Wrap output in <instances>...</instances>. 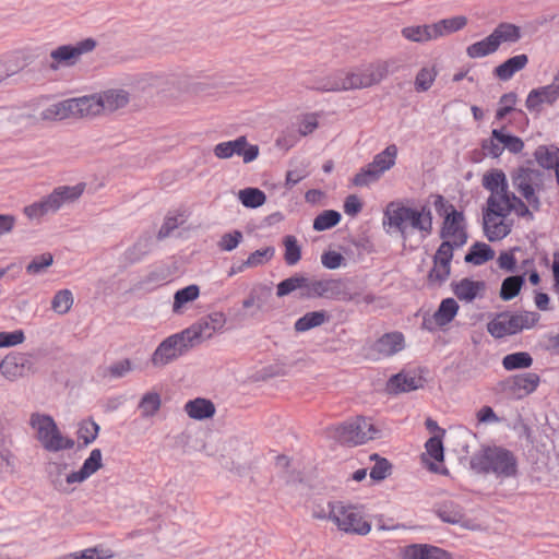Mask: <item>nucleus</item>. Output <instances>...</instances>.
Segmentation results:
<instances>
[{
	"mask_svg": "<svg viewBox=\"0 0 559 559\" xmlns=\"http://www.w3.org/2000/svg\"><path fill=\"white\" fill-rule=\"evenodd\" d=\"M498 49L499 48L490 34L484 39L469 45L466 48V55L472 59H477L489 56Z\"/></svg>",
	"mask_w": 559,
	"mask_h": 559,
	"instance_id": "4c0bfd02",
	"label": "nucleus"
},
{
	"mask_svg": "<svg viewBox=\"0 0 559 559\" xmlns=\"http://www.w3.org/2000/svg\"><path fill=\"white\" fill-rule=\"evenodd\" d=\"M24 64L20 62L19 52H10L0 57V71L4 79H8L23 69Z\"/></svg>",
	"mask_w": 559,
	"mask_h": 559,
	"instance_id": "c03bdc74",
	"label": "nucleus"
},
{
	"mask_svg": "<svg viewBox=\"0 0 559 559\" xmlns=\"http://www.w3.org/2000/svg\"><path fill=\"white\" fill-rule=\"evenodd\" d=\"M340 221L341 214L338 212L326 210L314 218L313 229L318 231L326 230L337 225Z\"/></svg>",
	"mask_w": 559,
	"mask_h": 559,
	"instance_id": "3c124183",
	"label": "nucleus"
},
{
	"mask_svg": "<svg viewBox=\"0 0 559 559\" xmlns=\"http://www.w3.org/2000/svg\"><path fill=\"white\" fill-rule=\"evenodd\" d=\"M524 284V275L509 276L503 280L500 288V298L504 301L516 297Z\"/></svg>",
	"mask_w": 559,
	"mask_h": 559,
	"instance_id": "79ce46f5",
	"label": "nucleus"
},
{
	"mask_svg": "<svg viewBox=\"0 0 559 559\" xmlns=\"http://www.w3.org/2000/svg\"><path fill=\"white\" fill-rule=\"evenodd\" d=\"M504 130V128L500 130L493 129L491 136L502 145L503 150H508L514 154L520 153L524 147L523 141L519 136L506 133Z\"/></svg>",
	"mask_w": 559,
	"mask_h": 559,
	"instance_id": "58836bf2",
	"label": "nucleus"
},
{
	"mask_svg": "<svg viewBox=\"0 0 559 559\" xmlns=\"http://www.w3.org/2000/svg\"><path fill=\"white\" fill-rule=\"evenodd\" d=\"M518 95L513 92L503 94L499 99V108L496 112V118L502 120L508 114H510L516 104Z\"/></svg>",
	"mask_w": 559,
	"mask_h": 559,
	"instance_id": "bf43d9fd",
	"label": "nucleus"
},
{
	"mask_svg": "<svg viewBox=\"0 0 559 559\" xmlns=\"http://www.w3.org/2000/svg\"><path fill=\"white\" fill-rule=\"evenodd\" d=\"M160 406H162L160 395L156 392L145 393L139 403V409L141 412V416L143 418L153 417L155 414H157Z\"/></svg>",
	"mask_w": 559,
	"mask_h": 559,
	"instance_id": "a19ab883",
	"label": "nucleus"
},
{
	"mask_svg": "<svg viewBox=\"0 0 559 559\" xmlns=\"http://www.w3.org/2000/svg\"><path fill=\"white\" fill-rule=\"evenodd\" d=\"M540 382L539 376L534 372H525L512 376L504 380L502 390L514 399H523L533 393Z\"/></svg>",
	"mask_w": 559,
	"mask_h": 559,
	"instance_id": "6ab92c4d",
	"label": "nucleus"
},
{
	"mask_svg": "<svg viewBox=\"0 0 559 559\" xmlns=\"http://www.w3.org/2000/svg\"><path fill=\"white\" fill-rule=\"evenodd\" d=\"M332 438L343 444L358 445L381 437L371 419L362 416L352 418L330 429Z\"/></svg>",
	"mask_w": 559,
	"mask_h": 559,
	"instance_id": "6e6552de",
	"label": "nucleus"
},
{
	"mask_svg": "<svg viewBox=\"0 0 559 559\" xmlns=\"http://www.w3.org/2000/svg\"><path fill=\"white\" fill-rule=\"evenodd\" d=\"M73 295L69 289L57 292L51 300V309L58 314L68 313L73 306Z\"/></svg>",
	"mask_w": 559,
	"mask_h": 559,
	"instance_id": "09e8293b",
	"label": "nucleus"
},
{
	"mask_svg": "<svg viewBox=\"0 0 559 559\" xmlns=\"http://www.w3.org/2000/svg\"><path fill=\"white\" fill-rule=\"evenodd\" d=\"M539 318V313L532 311L502 312L488 322L487 330L495 338H502L535 326Z\"/></svg>",
	"mask_w": 559,
	"mask_h": 559,
	"instance_id": "1a4fd4ad",
	"label": "nucleus"
},
{
	"mask_svg": "<svg viewBox=\"0 0 559 559\" xmlns=\"http://www.w3.org/2000/svg\"><path fill=\"white\" fill-rule=\"evenodd\" d=\"M437 72L433 68H423L416 75L415 90L417 92H426L433 84Z\"/></svg>",
	"mask_w": 559,
	"mask_h": 559,
	"instance_id": "6e6d98bb",
	"label": "nucleus"
},
{
	"mask_svg": "<svg viewBox=\"0 0 559 559\" xmlns=\"http://www.w3.org/2000/svg\"><path fill=\"white\" fill-rule=\"evenodd\" d=\"M420 386V378L406 373L392 376L386 383V391L391 394H399L417 390Z\"/></svg>",
	"mask_w": 559,
	"mask_h": 559,
	"instance_id": "cd10ccee",
	"label": "nucleus"
},
{
	"mask_svg": "<svg viewBox=\"0 0 559 559\" xmlns=\"http://www.w3.org/2000/svg\"><path fill=\"white\" fill-rule=\"evenodd\" d=\"M243 239V235L240 230H234L231 233H226L224 234L218 242H217V247L222 250V251H233L234 249H236L239 243L242 241Z\"/></svg>",
	"mask_w": 559,
	"mask_h": 559,
	"instance_id": "13d9d810",
	"label": "nucleus"
},
{
	"mask_svg": "<svg viewBox=\"0 0 559 559\" xmlns=\"http://www.w3.org/2000/svg\"><path fill=\"white\" fill-rule=\"evenodd\" d=\"M464 215L462 212L452 209V212L447 213L441 230L440 238L443 241H449L453 245V249L461 248L467 240V235L464 227Z\"/></svg>",
	"mask_w": 559,
	"mask_h": 559,
	"instance_id": "a211bd4d",
	"label": "nucleus"
},
{
	"mask_svg": "<svg viewBox=\"0 0 559 559\" xmlns=\"http://www.w3.org/2000/svg\"><path fill=\"white\" fill-rule=\"evenodd\" d=\"M99 93L69 98L51 104L40 112L41 120L57 121L69 118H87L99 116L103 112Z\"/></svg>",
	"mask_w": 559,
	"mask_h": 559,
	"instance_id": "39448f33",
	"label": "nucleus"
},
{
	"mask_svg": "<svg viewBox=\"0 0 559 559\" xmlns=\"http://www.w3.org/2000/svg\"><path fill=\"white\" fill-rule=\"evenodd\" d=\"M152 249V237L150 235L141 236L124 252V260L128 263H135L143 259Z\"/></svg>",
	"mask_w": 559,
	"mask_h": 559,
	"instance_id": "473e14b6",
	"label": "nucleus"
},
{
	"mask_svg": "<svg viewBox=\"0 0 559 559\" xmlns=\"http://www.w3.org/2000/svg\"><path fill=\"white\" fill-rule=\"evenodd\" d=\"M425 559H452V555L447 550L433 545L424 544Z\"/></svg>",
	"mask_w": 559,
	"mask_h": 559,
	"instance_id": "774afa93",
	"label": "nucleus"
},
{
	"mask_svg": "<svg viewBox=\"0 0 559 559\" xmlns=\"http://www.w3.org/2000/svg\"><path fill=\"white\" fill-rule=\"evenodd\" d=\"M403 559H425L424 544H412L402 549Z\"/></svg>",
	"mask_w": 559,
	"mask_h": 559,
	"instance_id": "338daca9",
	"label": "nucleus"
},
{
	"mask_svg": "<svg viewBox=\"0 0 559 559\" xmlns=\"http://www.w3.org/2000/svg\"><path fill=\"white\" fill-rule=\"evenodd\" d=\"M283 243L285 247L284 260L287 265H295L301 259V247L298 243V240L293 235H287L283 239Z\"/></svg>",
	"mask_w": 559,
	"mask_h": 559,
	"instance_id": "49530a36",
	"label": "nucleus"
},
{
	"mask_svg": "<svg viewBox=\"0 0 559 559\" xmlns=\"http://www.w3.org/2000/svg\"><path fill=\"white\" fill-rule=\"evenodd\" d=\"M25 336L23 331L0 332V347L15 346L23 343Z\"/></svg>",
	"mask_w": 559,
	"mask_h": 559,
	"instance_id": "e2e57ef3",
	"label": "nucleus"
},
{
	"mask_svg": "<svg viewBox=\"0 0 559 559\" xmlns=\"http://www.w3.org/2000/svg\"><path fill=\"white\" fill-rule=\"evenodd\" d=\"M427 454L437 462L443 461V444L440 438L431 437L426 442Z\"/></svg>",
	"mask_w": 559,
	"mask_h": 559,
	"instance_id": "680f3d73",
	"label": "nucleus"
},
{
	"mask_svg": "<svg viewBox=\"0 0 559 559\" xmlns=\"http://www.w3.org/2000/svg\"><path fill=\"white\" fill-rule=\"evenodd\" d=\"M344 261V257L336 251H328L321 255V262L329 270L338 269Z\"/></svg>",
	"mask_w": 559,
	"mask_h": 559,
	"instance_id": "0e129e2a",
	"label": "nucleus"
},
{
	"mask_svg": "<svg viewBox=\"0 0 559 559\" xmlns=\"http://www.w3.org/2000/svg\"><path fill=\"white\" fill-rule=\"evenodd\" d=\"M97 46L94 38H85L74 45H61L50 51L49 69L57 71L61 67L75 66L83 55L92 52Z\"/></svg>",
	"mask_w": 559,
	"mask_h": 559,
	"instance_id": "f8f14e48",
	"label": "nucleus"
},
{
	"mask_svg": "<svg viewBox=\"0 0 559 559\" xmlns=\"http://www.w3.org/2000/svg\"><path fill=\"white\" fill-rule=\"evenodd\" d=\"M559 98V79L551 84L532 90L525 100L530 111L539 112L542 105H554Z\"/></svg>",
	"mask_w": 559,
	"mask_h": 559,
	"instance_id": "aec40b11",
	"label": "nucleus"
},
{
	"mask_svg": "<svg viewBox=\"0 0 559 559\" xmlns=\"http://www.w3.org/2000/svg\"><path fill=\"white\" fill-rule=\"evenodd\" d=\"M192 348L194 345L182 330L163 340L153 352L150 361L155 368H164L185 356Z\"/></svg>",
	"mask_w": 559,
	"mask_h": 559,
	"instance_id": "9d476101",
	"label": "nucleus"
},
{
	"mask_svg": "<svg viewBox=\"0 0 559 559\" xmlns=\"http://www.w3.org/2000/svg\"><path fill=\"white\" fill-rule=\"evenodd\" d=\"M274 253L275 249L273 247H265L263 249L255 250L249 254L247 260H245L246 265H248L249 269L264 265L274 257Z\"/></svg>",
	"mask_w": 559,
	"mask_h": 559,
	"instance_id": "864d4df0",
	"label": "nucleus"
},
{
	"mask_svg": "<svg viewBox=\"0 0 559 559\" xmlns=\"http://www.w3.org/2000/svg\"><path fill=\"white\" fill-rule=\"evenodd\" d=\"M372 348L382 357L392 356L404 348V336L400 332L386 333L376 341Z\"/></svg>",
	"mask_w": 559,
	"mask_h": 559,
	"instance_id": "393cba45",
	"label": "nucleus"
},
{
	"mask_svg": "<svg viewBox=\"0 0 559 559\" xmlns=\"http://www.w3.org/2000/svg\"><path fill=\"white\" fill-rule=\"evenodd\" d=\"M459 311V305L453 298H445L441 301L433 319L439 326L450 323Z\"/></svg>",
	"mask_w": 559,
	"mask_h": 559,
	"instance_id": "e433bc0d",
	"label": "nucleus"
},
{
	"mask_svg": "<svg viewBox=\"0 0 559 559\" xmlns=\"http://www.w3.org/2000/svg\"><path fill=\"white\" fill-rule=\"evenodd\" d=\"M328 320H329V316H328L326 311H324V310L311 311V312H307L305 316L299 318L295 322L294 328L297 332H306L313 328L322 325Z\"/></svg>",
	"mask_w": 559,
	"mask_h": 559,
	"instance_id": "c9c22d12",
	"label": "nucleus"
},
{
	"mask_svg": "<svg viewBox=\"0 0 559 559\" xmlns=\"http://www.w3.org/2000/svg\"><path fill=\"white\" fill-rule=\"evenodd\" d=\"M34 431L35 439L47 452H60L71 450L75 442L72 438L64 436L58 428L55 419L47 414L32 413L28 420Z\"/></svg>",
	"mask_w": 559,
	"mask_h": 559,
	"instance_id": "423d86ee",
	"label": "nucleus"
},
{
	"mask_svg": "<svg viewBox=\"0 0 559 559\" xmlns=\"http://www.w3.org/2000/svg\"><path fill=\"white\" fill-rule=\"evenodd\" d=\"M453 245L442 241L433 254V265L428 273V284L440 286L448 281L451 274V261L453 259Z\"/></svg>",
	"mask_w": 559,
	"mask_h": 559,
	"instance_id": "f3484780",
	"label": "nucleus"
},
{
	"mask_svg": "<svg viewBox=\"0 0 559 559\" xmlns=\"http://www.w3.org/2000/svg\"><path fill=\"white\" fill-rule=\"evenodd\" d=\"M319 126L317 114L304 115L299 121L298 132L300 135L306 136L311 134Z\"/></svg>",
	"mask_w": 559,
	"mask_h": 559,
	"instance_id": "052dcab7",
	"label": "nucleus"
},
{
	"mask_svg": "<svg viewBox=\"0 0 559 559\" xmlns=\"http://www.w3.org/2000/svg\"><path fill=\"white\" fill-rule=\"evenodd\" d=\"M537 163L547 169H552L559 163V150L539 146L535 152Z\"/></svg>",
	"mask_w": 559,
	"mask_h": 559,
	"instance_id": "8fccbe9b",
	"label": "nucleus"
},
{
	"mask_svg": "<svg viewBox=\"0 0 559 559\" xmlns=\"http://www.w3.org/2000/svg\"><path fill=\"white\" fill-rule=\"evenodd\" d=\"M533 365L532 356L526 352H518L503 357L502 366L506 370L525 369Z\"/></svg>",
	"mask_w": 559,
	"mask_h": 559,
	"instance_id": "37998d69",
	"label": "nucleus"
},
{
	"mask_svg": "<svg viewBox=\"0 0 559 559\" xmlns=\"http://www.w3.org/2000/svg\"><path fill=\"white\" fill-rule=\"evenodd\" d=\"M187 415L195 420H204L214 416L215 405L206 399L197 397L185 404Z\"/></svg>",
	"mask_w": 559,
	"mask_h": 559,
	"instance_id": "a878e982",
	"label": "nucleus"
},
{
	"mask_svg": "<svg viewBox=\"0 0 559 559\" xmlns=\"http://www.w3.org/2000/svg\"><path fill=\"white\" fill-rule=\"evenodd\" d=\"M309 281L302 275H294L277 284V297H284L298 288L307 287L309 289Z\"/></svg>",
	"mask_w": 559,
	"mask_h": 559,
	"instance_id": "a18cd8bd",
	"label": "nucleus"
},
{
	"mask_svg": "<svg viewBox=\"0 0 559 559\" xmlns=\"http://www.w3.org/2000/svg\"><path fill=\"white\" fill-rule=\"evenodd\" d=\"M543 174L539 170L521 167L512 175L515 190L527 201L533 211H539L542 203L536 194L540 189Z\"/></svg>",
	"mask_w": 559,
	"mask_h": 559,
	"instance_id": "ddd939ff",
	"label": "nucleus"
},
{
	"mask_svg": "<svg viewBox=\"0 0 559 559\" xmlns=\"http://www.w3.org/2000/svg\"><path fill=\"white\" fill-rule=\"evenodd\" d=\"M385 224L399 231L404 241L413 231H418L425 239L431 235L433 229L432 212L426 204L416 209L407 206L401 201H393L384 210Z\"/></svg>",
	"mask_w": 559,
	"mask_h": 559,
	"instance_id": "7ed1b4c3",
	"label": "nucleus"
},
{
	"mask_svg": "<svg viewBox=\"0 0 559 559\" xmlns=\"http://www.w3.org/2000/svg\"><path fill=\"white\" fill-rule=\"evenodd\" d=\"M53 263V255L50 252L36 255L27 264L26 272L31 275L44 273Z\"/></svg>",
	"mask_w": 559,
	"mask_h": 559,
	"instance_id": "603ef678",
	"label": "nucleus"
},
{
	"mask_svg": "<svg viewBox=\"0 0 559 559\" xmlns=\"http://www.w3.org/2000/svg\"><path fill=\"white\" fill-rule=\"evenodd\" d=\"M29 367L31 362L24 354L8 355L0 361V371L9 381L24 377Z\"/></svg>",
	"mask_w": 559,
	"mask_h": 559,
	"instance_id": "5701e85b",
	"label": "nucleus"
},
{
	"mask_svg": "<svg viewBox=\"0 0 559 559\" xmlns=\"http://www.w3.org/2000/svg\"><path fill=\"white\" fill-rule=\"evenodd\" d=\"M99 426L92 419L83 420L78 430L79 439L83 440L85 445L92 443L98 436Z\"/></svg>",
	"mask_w": 559,
	"mask_h": 559,
	"instance_id": "5fc2aeb1",
	"label": "nucleus"
},
{
	"mask_svg": "<svg viewBox=\"0 0 559 559\" xmlns=\"http://www.w3.org/2000/svg\"><path fill=\"white\" fill-rule=\"evenodd\" d=\"M491 36L498 48L501 44H514L522 37L521 28L511 23H500L492 32Z\"/></svg>",
	"mask_w": 559,
	"mask_h": 559,
	"instance_id": "7c9ffc66",
	"label": "nucleus"
},
{
	"mask_svg": "<svg viewBox=\"0 0 559 559\" xmlns=\"http://www.w3.org/2000/svg\"><path fill=\"white\" fill-rule=\"evenodd\" d=\"M334 524L346 534L366 536L371 532V524L364 519L362 513L354 506L336 502Z\"/></svg>",
	"mask_w": 559,
	"mask_h": 559,
	"instance_id": "4468645a",
	"label": "nucleus"
},
{
	"mask_svg": "<svg viewBox=\"0 0 559 559\" xmlns=\"http://www.w3.org/2000/svg\"><path fill=\"white\" fill-rule=\"evenodd\" d=\"M527 62L528 58L526 55H516L496 67L495 75L502 81H508L514 75V73L524 69Z\"/></svg>",
	"mask_w": 559,
	"mask_h": 559,
	"instance_id": "c85d7f7f",
	"label": "nucleus"
},
{
	"mask_svg": "<svg viewBox=\"0 0 559 559\" xmlns=\"http://www.w3.org/2000/svg\"><path fill=\"white\" fill-rule=\"evenodd\" d=\"M471 467L479 473H492L498 478H509L515 476L518 462L512 452L495 447L473 455Z\"/></svg>",
	"mask_w": 559,
	"mask_h": 559,
	"instance_id": "0eeeda50",
	"label": "nucleus"
},
{
	"mask_svg": "<svg viewBox=\"0 0 559 559\" xmlns=\"http://www.w3.org/2000/svg\"><path fill=\"white\" fill-rule=\"evenodd\" d=\"M185 332L189 336L194 347L210 340L216 333L206 317H202L189 328L185 329Z\"/></svg>",
	"mask_w": 559,
	"mask_h": 559,
	"instance_id": "bb28decb",
	"label": "nucleus"
},
{
	"mask_svg": "<svg viewBox=\"0 0 559 559\" xmlns=\"http://www.w3.org/2000/svg\"><path fill=\"white\" fill-rule=\"evenodd\" d=\"M84 191L85 183L59 186L39 201L25 206L23 213L31 221H40L46 215L56 214L64 206L74 204Z\"/></svg>",
	"mask_w": 559,
	"mask_h": 559,
	"instance_id": "20e7f679",
	"label": "nucleus"
},
{
	"mask_svg": "<svg viewBox=\"0 0 559 559\" xmlns=\"http://www.w3.org/2000/svg\"><path fill=\"white\" fill-rule=\"evenodd\" d=\"M370 459L376 461L370 471V477L378 481L386 478L391 471L390 462L386 459H380L378 454H372Z\"/></svg>",
	"mask_w": 559,
	"mask_h": 559,
	"instance_id": "4d7b16f0",
	"label": "nucleus"
},
{
	"mask_svg": "<svg viewBox=\"0 0 559 559\" xmlns=\"http://www.w3.org/2000/svg\"><path fill=\"white\" fill-rule=\"evenodd\" d=\"M214 155L219 159H228L233 156H241L243 163L248 164L258 158L260 150L258 145L249 144L245 135L235 140L221 142L213 148Z\"/></svg>",
	"mask_w": 559,
	"mask_h": 559,
	"instance_id": "dca6fc26",
	"label": "nucleus"
},
{
	"mask_svg": "<svg viewBox=\"0 0 559 559\" xmlns=\"http://www.w3.org/2000/svg\"><path fill=\"white\" fill-rule=\"evenodd\" d=\"M397 146L388 145L382 152L374 155L371 163L362 167L352 179L356 187H369L380 180L382 175L390 170L396 163Z\"/></svg>",
	"mask_w": 559,
	"mask_h": 559,
	"instance_id": "9b49d317",
	"label": "nucleus"
},
{
	"mask_svg": "<svg viewBox=\"0 0 559 559\" xmlns=\"http://www.w3.org/2000/svg\"><path fill=\"white\" fill-rule=\"evenodd\" d=\"M441 521L449 524H460L464 527L468 525L464 522V512L461 506L453 501H444L440 503L436 510Z\"/></svg>",
	"mask_w": 559,
	"mask_h": 559,
	"instance_id": "c756f323",
	"label": "nucleus"
},
{
	"mask_svg": "<svg viewBox=\"0 0 559 559\" xmlns=\"http://www.w3.org/2000/svg\"><path fill=\"white\" fill-rule=\"evenodd\" d=\"M334 512L336 513V502H329L324 507L317 506L312 511V515L316 519L329 520L334 523V515H333Z\"/></svg>",
	"mask_w": 559,
	"mask_h": 559,
	"instance_id": "69168bd1",
	"label": "nucleus"
},
{
	"mask_svg": "<svg viewBox=\"0 0 559 559\" xmlns=\"http://www.w3.org/2000/svg\"><path fill=\"white\" fill-rule=\"evenodd\" d=\"M103 467V454L99 449H94L83 462L79 471L70 473L66 477L67 485L81 484Z\"/></svg>",
	"mask_w": 559,
	"mask_h": 559,
	"instance_id": "4be33fe9",
	"label": "nucleus"
},
{
	"mask_svg": "<svg viewBox=\"0 0 559 559\" xmlns=\"http://www.w3.org/2000/svg\"><path fill=\"white\" fill-rule=\"evenodd\" d=\"M431 28H433L432 24L423 26H408L403 28L402 34L405 38L412 41H427L436 39Z\"/></svg>",
	"mask_w": 559,
	"mask_h": 559,
	"instance_id": "de8ad7c7",
	"label": "nucleus"
},
{
	"mask_svg": "<svg viewBox=\"0 0 559 559\" xmlns=\"http://www.w3.org/2000/svg\"><path fill=\"white\" fill-rule=\"evenodd\" d=\"M451 287L456 298L464 302H473L477 298H483L486 292L484 281H473L467 277L452 282Z\"/></svg>",
	"mask_w": 559,
	"mask_h": 559,
	"instance_id": "412c9836",
	"label": "nucleus"
},
{
	"mask_svg": "<svg viewBox=\"0 0 559 559\" xmlns=\"http://www.w3.org/2000/svg\"><path fill=\"white\" fill-rule=\"evenodd\" d=\"M467 24V19L464 15H457L450 19H443L433 23L431 31L433 32L435 38L450 35L462 28Z\"/></svg>",
	"mask_w": 559,
	"mask_h": 559,
	"instance_id": "2f4dec72",
	"label": "nucleus"
},
{
	"mask_svg": "<svg viewBox=\"0 0 559 559\" xmlns=\"http://www.w3.org/2000/svg\"><path fill=\"white\" fill-rule=\"evenodd\" d=\"M400 66L395 59L376 60L340 70L321 81L318 90L323 92H346L365 90L380 84Z\"/></svg>",
	"mask_w": 559,
	"mask_h": 559,
	"instance_id": "f03ea898",
	"label": "nucleus"
},
{
	"mask_svg": "<svg viewBox=\"0 0 559 559\" xmlns=\"http://www.w3.org/2000/svg\"><path fill=\"white\" fill-rule=\"evenodd\" d=\"M481 185L490 191L483 215L484 231L489 241L501 240L511 233L512 221L508 219V216L512 212L530 221L534 218L532 211L522 199L509 191L506 174L501 169L485 173Z\"/></svg>",
	"mask_w": 559,
	"mask_h": 559,
	"instance_id": "f257e3e1",
	"label": "nucleus"
},
{
	"mask_svg": "<svg viewBox=\"0 0 559 559\" xmlns=\"http://www.w3.org/2000/svg\"><path fill=\"white\" fill-rule=\"evenodd\" d=\"M308 296L348 302L357 300L359 294L352 293L347 282L331 278L311 282Z\"/></svg>",
	"mask_w": 559,
	"mask_h": 559,
	"instance_id": "2eb2a0df",
	"label": "nucleus"
},
{
	"mask_svg": "<svg viewBox=\"0 0 559 559\" xmlns=\"http://www.w3.org/2000/svg\"><path fill=\"white\" fill-rule=\"evenodd\" d=\"M495 258V251L485 242L474 243L464 260L466 263L481 265Z\"/></svg>",
	"mask_w": 559,
	"mask_h": 559,
	"instance_id": "f704fd0d",
	"label": "nucleus"
},
{
	"mask_svg": "<svg viewBox=\"0 0 559 559\" xmlns=\"http://www.w3.org/2000/svg\"><path fill=\"white\" fill-rule=\"evenodd\" d=\"M200 296V288L198 285H189L179 289L174 295L173 312L180 314L187 304L194 301Z\"/></svg>",
	"mask_w": 559,
	"mask_h": 559,
	"instance_id": "72a5a7b5",
	"label": "nucleus"
},
{
	"mask_svg": "<svg viewBox=\"0 0 559 559\" xmlns=\"http://www.w3.org/2000/svg\"><path fill=\"white\" fill-rule=\"evenodd\" d=\"M103 112H114L124 108L130 102V94L122 88H109L99 93Z\"/></svg>",
	"mask_w": 559,
	"mask_h": 559,
	"instance_id": "b1692460",
	"label": "nucleus"
},
{
	"mask_svg": "<svg viewBox=\"0 0 559 559\" xmlns=\"http://www.w3.org/2000/svg\"><path fill=\"white\" fill-rule=\"evenodd\" d=\"M238 199L245 207L257 209L265 203L266 195L258 188H245L239 190Z\"/></svg>",
	"mask_w": 559,
	"mask_h": 559,
	"instance_id": "ea45409f",
	"label": "nucleus"
}]
</instances>
